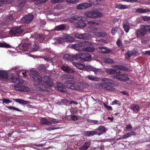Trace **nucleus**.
Segmentation results:
<instances>
[{
  "instance_id": "f257e3e1",
  "label": "nucleus",
  "mask_w": 150,
  "mask_h": 150,
  "mask_svg": "<svg viewBox=\"0 0 150 150\" xmlns=\"http://www.w3.org/2000/svg\"><path fill=\"white\" fill-rule=\"evenodd\" d=\"M30 76L33 78L35 90V91H43L46 88L50 87L53 85L52 79L47 76H44L43 79V84L41 76L34 70L30 71Z\"/></svg>"
},
{
  "instance_id": "f03ea898",
  "label": "nucleus",
  "mask_w": 150,
  "mask_h": 150,
  "mask_svg": "<svg viewBox=\"0 0 150 150\" xmlns=\"http://www.w3.org/2000/svg\"><path fill=\"white\" fill-rule=\"evenodd\" d=\"M18 71L19 69L17 67H15L7 71L0 70V79L6 81H11L13 83H21L23 82V80L20 78H17L13 74H8L12 72L16 73Z\"/></svg>"
},
{
  "instance_id": "7ed1b4c3",
  "label": "nucleus",
  "mask_w": 150,
  "mask_h": 150,
  "mask_svg": "<svg viewBox=\"0 0 150 150\" xmlns=\"http://www.w3.org/2000/svg\"><path fill=\"white\" fill-rule=\"evenodd\" d=\"M91 43L88 41H85L78 44H74L72 45V47L78 51H83L88 52H92L95 50L93 46H89L91 45Z\"/></svg>"
},
{
  "instance_id": "20e7f679",
  "label": "nucleus",
  "mask_w": 150,
  "mask_h": 150,
  "mask_svg": "<svg viewBox=\"0 0 150 150\" xmlns=\"http://www.w3.org/2000/svg\"><path fill=\"white\" fill-rule=\"evenodd\" d=\"M103 83H99L97 86L100 88L110 91H113L114 88L113 87V83L112 80L105 78L102 80Z\"/></svg>"
},
{
  "instance_id": "39448f33",
  "label": "nucleus",
  "mask_w": 150,
  "mask_h": 150,
  "mask_svg": "<svg viewBox=\"0 0 150 150\" xmlns=\"http://www.w3.org/2000/svg\"><path fill=\"white\" fill-rule=\"evenodd\" d=\"M84 15L86 17L91 18H100L103 16V14L100 12H95L93 11H88L85 12Z\"/></svg>"
},
{
  "instance_id": "423d86ee",
  "label": "nucleus",
  "mask_w": 150,
  "mask_h": 150,
  "mask_svg": "<svg viewBox=\"0 0 150 150\" xmlns=\"http://www.w3.org/2000/svg\"><path fill=\"white\" fill-rule=\"evenodd\" d=\"M74 41V38L69 35H64L62 37L59 38L58 40L61 44H63L65 42H73Z\"/></svg>"
},
{
  "instance_id": "0eeeda50",
  "label": "nucleus",
  "mask_w": 150,
  "mask_h": 150,
  "mask_svg": "<svg viewBox=\"0 0 150 150\" xmlns=\"http://www.w3.org/2000/svg\"><path fill=\"white\" fill-rule=\"evenodd\" d=\"M78 60L79 59L84 60L85 61H88L91 58V56L90 54L88 53H79L77 54Z\"/></svg>"
},
{
  "instance_id": "6e6552de",
  "label": "nucleus",
  "mask_w": 150,
  "mask_h": 150,
  "mask_svg": "<svg viewBox=\"0 0 150 150\" xmlns=\"http://www.w3.org/2000/svg\"><path fill=\"white\" fill-rule=\"evenodd\" d=\"M24 82L21 83H16L17 84L15 85L14 86V88L15 90L18 91H26L28 90V87H25L24 86H22L21 84Z\"/></svg>"
},
{
  "instance_id": "1a4fd4ad",
  "label": "nucleus",
  "mask_w": 150,
  "mask_h": 150,
  "mask_svg": "<svg viewBox=\"0 0 150 150\" xmlns=\"http://www.w3.org/2000/svg\"><path fill=\"white\" fill-rule=\"evenodd\" d=\"M79 55H77V54L74 55L67 54L64 56L63 58L67 61H74L78 60V56Z\"/></svg>"
},
{
  "instance_id": "9d476101",
  "label": "nucleus",
  "mask_w": 150,
  "mask_h": 150,
  "mask_svg": "<svg viewBox=\"0 0 150 150\" xmlns=\"http://www.w3.org/2000/svg\"><path fill=\"white\" fill-rule=\"evenodd\" d=\"M33 17L32 15H26L21 19V22L23 23H29L32 20Z\"/></svg>"
},
{
  "instance_id": "9b49d317",
  "label": "nucleus",
  "mask_w": 150,
  "mask_h": 150,
  "mask_svg": "<svg viewBox=\"0 0 150 150\" xmlns=\"http://www.w3.org/2000/svg\"><path fill=\"white\" fill-rule=\"evenodd\" d=\"M146 28L144 26H142L140 29L137 30L136 32L137 37L140 38L142 37L146 34Z\"/></svg>"
},
{
  "instance_id": "f8f14e48",
  "label": "nucleus",
  "mask_w": 150,
  "mask_h": 150,
  "mask_svg": "<svg viewBox=\"0 0 150 150\" xmlns=\"http://www.w3.org/2000/svg\"><path fill=\"white\" fill-rule=\"evenodd\" d=\"M116 78L120 81H128L129 79L128 76L127 74H118L116 76Z\"/></svg>"
},
{
  "instance_id": "ddd939ff",
  "label": "nucleus",
  "mask_w": 150,
  "mask_h": 150,
  "mask_svg": "<svg viewBox=\"0 0 150 150\" xmlns=\"http://www.w3.org/2000/svg\"><path fill=\"white\" fill-rule=\"evenodd\" d=\"M83 70L86 71H92L96 74H98L101 71L100 69H99L95 68L90 66L86 65L85 64H84Z\"/></svg>"
},
{
  "instance_id": "4468645a",
  "label": "nucleus",
  "mask_w": 150,
  "mask_h": 150,
  "mask_svg": "<svg viewBox=\"0 0 150 150\" xmlns=\"http://www.w3.org/2000/svg\"><path fill=\"white\" fill-rule=\"evenodd\" d=\"M75 36L77 38L80 39H87L90 38L91 35L88 33L80 34L79 33H76Z\"/></svg>"
},
{
  "instance_id": "2eb2a0df",
  "label": "nucleus",
  "mask_w": 150,
  "mask_h": 150,
  "mask_svg": "<svg viewBox=\"0 0 150 150\" xmlns=\"http://www.w3.org/2000/svg\"><path fill=\"white\" fill-rule=\"evenodd\" d=\"M91 4L87 3L79 4L77 6L76 8L78 9H83L91 6Z\"/></svg>"
},
{
  "instance_id": "dca6fc26",
  "label": "nucleus",
  "mask_w": 150,
  "mask_h": 150,
  "mask_svg": "<svg viewBox=\"0 0 150 150\" xmlns=\"http://www.w3.org/2000/svg\"><path fill=\"white\" fill-rule=\"evenodd\" d=\"M97 131L96 134L98 135H100L103 133L105 132L106 131L105 127L103 126H101L99 127L97 129H95Z\"/></svg>"
},
{
  "instance_id": "f3484780",
  "label": "nucleus",
  "mask_w": 150,
  "mask_h": 150,
  "mask_svg": "<svg viewBox=\"0 0 150 150\" xmlns=\"http://www.w3.org/2000/svg\"><path fill=\"white\" fill-rule=\"evenodd\" d=\"M62 69L63 71L69 73H71L74 72V69L68 65L63 66L62 67Z\"/></svg>"
},
{
  "instance_id": "a211bd4d",
  "label": "nucleus",
  "mask_w": 150,
  "mask_h": 150,
  "mask_svg": "<svg viewBox=\"0 0 150 150\" xmlns=\"http://www.w3.org/2000/svg\"><path fill=\"white\" fill-rule=\"evenodd\" d=\"M23 32V30L20 27L14 28L11 30V33L14 34L21 33Z\"/></svg>"
},
{
  "instance_id": "6ab92c4d",
  "label": "nucleus",
  "mask_w": 150,
  "mask_h": 150,
  "mask_svg": "<svg viewBox=\"0 0 150 150\" xmlns=\"http://www.w3.org/2000/svg\"><path fill=\"white\" fill-rule=\"evenodd\" d=\"M97 50L99 52L103 53H107L111 52V50L109 48L105 47H98Z\"/></svg>"
},
{
  "instance_id": "aec40b11",
  "label": "nucleus",
  "mask_w": 150,
  "mask_h": 150,
  "mask_svg": "<svg viewBox=\"0 0 150 150\" xmlns=\"http://www.w3.org/2000/svg\"><path fill=\"white\" fill-rule=\"evenodd\" d=\"M79 23L78 24L76 27L78 28H82L86 26V24L83 21H84V17H82V19H79Z\"/></svg>"
},
{
  "instance_id": "412c9836",
  "label": "nucleus",
  "mask_w": 150,
  "mask_h": 150,
  "mask_svg": "<svg viewBox=\"0 0 150 150\" xmlns=\"http://www.w3.org/2000/svg\"><path fill=\"white\" fill-rule=\"evenodd\" d=\"M79 19H82V17L79 16H76L71 17L69 19V21L71 23L76 22V21H78L80 20Z\"/></svg>"
},
{
  "instance_id": "4be33fe9",
  "label": "nucleus",
  "mask_w": 150,
  "mask_h": 150,
  "mask_svg": "<svg viewBox=\"0 0 150 150\" xmlns=\"http://www.w3.org/2000/svg\"><path fill=\"white\" fill-rule=\"evenodd\" d=\"M129 5H125L119 4H117L115 6V8L120 9H124L128 8H129Z\"/></svg>"
},
{
  "instance_id": "5701e85b",
  "label": "nucleus",
  "mask_w": 150,
  "mask_h": 150,
  "mask_svg": "<svg viewBox=\"0 0 150 150\" xmlns=\"http://www.w3.org/2000/svg\"><path fill=\"white\" fill-rule=\"evenodd\" d=\"M91 144V142H86L84 144L83 146L79 148V150H86L89 147Z\"/></svg>"
},
{
  "instance_id": "b1692460",
  "label": "nucleus",
  "mask_w": 150,
  "mask_h": 150,
  "mask_svg": "<svg viewBox=\"0 0 150 150\" xmlns=\"http://www.w3.org/2000/svg\"><path fill=\"white\" fill-rule=\"evenodd\" d=\"M97 133V131H95V129L93 131H85L84 132L83 134L87 136H93L95 134H96Z\"/></svg>"
},
{
  "instance_id": "393cba45",
  "label": "nucleus",
  "mask_w": 150,
  "mask_h": 150,
  "mask_svg": "<svg viewBox=\"0 0 150 150\" xmlns=\"http://www.w3.org/2000/svg\"><path fill=\"white\" fill-rule=\"evenodd\" d=\"M72 64L76 68L80 70H83L84 64L83 63H78L75 62H73Z\"/></svg>"
},
{
  "instance_id": "a878e982",
  "label": "nucleus",
  "mask_w": 150,
  "mask_h": 150,
  "mask_svg": "<svg viewBox=\"0 0 150 150\" xmlns=\"http://www.w3.org/2000/svg\"><path fill=\"white\" fill-rule=\"evenodd\" d=\"M57 89L62 92H65L66 90L65 88H64L63 85L60 83H58L57 85Z\"/></svg>"
},
{
  "instance_id": "bb28decb",
  "label": "nucleus",
  "mask_w": 150,
  "mask_h": 150,
  "mask_svg": "<svg viewBox=\"0 0 150 150\" xmlns=\"http://www.w3.org/2000/svg\"><path fill=\"white\" fill-rule=\"evenodd\" d=\"M13 100L17 103L22 104H26L30 103L28 101H25L20 99H14Z\"/></svg>"
},
{
  "instance_id": "cd10ccee",
  "label": "nucleus",
  "mask_w": 150,
  "mask_h": 150,
  "mask_svg": "<svg viewBox=\"0 0 150 150\" xmlns=\"http://www.w3.org/2000/svg\"><path fill=\"white\" fill-rule=\"evenodd\" d=\"M123 27L125 32L126 33H128L130 29V26L129 23L128 22H127L124 23L123 24Z\"/></svg>"
},
{
  "instance_id": "c85d7f7f",
  "label": "nucleus",
  "mask_w": 150,
  "mask_h": 150,
  "mask_svg": "<svg viewBox=\"0 0 150 150\" xmlns=\"http://www.w3.org/2000/svg\"><path fill=\"white\" fill-rule=\"evenodd\" d=\"M93 33L94 35L97 37H103L106 36L107 35V34L104 32H93Z\"/></svg>"
},
{
  "instance_id": "c756f323",
  "label": "nucleus",
  "mask_w": 150,
  "mask_h": 150,
  "mask_svg": "<svg viewBox=\"0 0 150 150\" xmlns=\"http://www.w3.org/2000/svg\"><path fill=\"white\" fill-rule=\"evenodd\" d=\"M136 12L138 13H145L148 12H150V9H143L138 8L136 10Z\"/></svg>"
},
{
  "instance_id": "7c9ffc66",
  "label": "nucleus",
  "mask_w": 150,
  "mask_h": 150,
  "mask_svg": "<svg viewBox=\"0 0 150 150\" xmlns=\"http://www.w3.org/2000/svg\"><path fill=\"white\" fill-rule=\"evenodd\" d=\"M74 86H71L70 87V89L77 90H79L80 89L81 84L80 83L74 82Z\"/></svg>"
},
{
  "instance_id": "2f4dec72",
  "label": "nucleus",
  "mask_w": 150,
  "mask_h": 150,
  "mask_svg": "<svg viewBox=\"0 0 150 150\" xmlns=\"http://www.w3.org/2000/svg\"><path fill=\"white\" fill-rule=\"evenodd\" d=\"M117 70L112 69H106L105 70V72L108 74H114L117 73H120L119 71H117Z\"/></svg>"
},
{
  "instance_id": "473e14b6",
  "label": "nucleus",
  "mask_w": 150,
  "mask_h": 150,
  "mask_svg": "<svg viewBox=\"0 0 150 150\" xmlns=\"http://www.w3.org/2000/svg\"><path fill=\"white\" fill-rule=\"evenodd\" d=\"M65 85L67 87L70 89V87L71 86H74V82L72 81L68 80L65 83Z\"/></svg>"
},
{
  "instance_id": "72a5a7b5",
  "label": "nucleus",
  "mask_w": 150,
  "mask_h": 150,
  "mask_svg": "<svg viewBox=\"0 0 150 150\" xmlns=\"http://www.w3.org/2000/svg\"><path fill=\"white\" fill-rule=\"evenodd\" d=\"M66 28V25L64 24H62L56 26L55 29L57 31L62 30H64Z\"/></svg>"
},
{
  "instance_id": "f704fd0d",
  "label": "nucleus",
  "mask_w": 150,
  "mask_h": 150,
  "mask_svg": "<svg viewBox=\"0 0 150 150\" xmlns=\"http://www.w3.org/2000/svg\"><path fill=\"white\" fill-rule=\"evenodd\" d=\"M131 108L134 112L137 113L139 109V106L137 104H133L131 105Z\"/></svg>"
},
{
  "instance_id": "c9c22d12",
  "label": "nucleus",
  "mask_w": 150,
  "mask_h": 150,
  "mask_svg": "<svg viewBox=\"0 0 150 150\" xmlns=\"http://www.w3.org/2000/svg\"><path fill=\"white\" fill-rule=\"evenodd\" d=\"M102 60L105 63H113L114 61L111 58H104L102 59Z\"/></svg>"
},
{
  "instance_id": "e433bc0d",
  "label": "nucleus",
  "mask_w": 150,
  "mask_h": 150,
  "mask_svg": "<svg viewBox=\"0 0 150 150\" xmlns=\"http://www.w3.org/2000/svg\"><path fill=\"white\" fill-rule=\"evenodd\" d=\"M40 124L41 125H46L49 126V121L45 118H41Z\"/></svg>"
},
{
  "instance_id": "4c0bfd02",
  "label": "nucleus",
  "mask_w": 150,
  "mask_h": 150,
  "mask_svg": "<svg viewBox=\"0 0 150 150\" xmlns=\"http://www.w3.org/2000/svg\"><path fill=\"white\" fill-rule=\"evenodd\" d=\"M59 121L54 118H51L49 120V125H50L53 124L59 123Z\"/></svg>"
},
{
  "instance_id": "58836bf2",
  "label": "nucleus",
  "mask_w": 150,
  "mask_h": 150,
  "mask_svg": "<svg viewBox=\"0 0 150 150\" xmlns=\"http://www.w3.org/2000/svg\"><path fill=\"white\" fill-rule=\"evenodd\" d=\"M87 78L90 80L91 81H99L100 79L92 75H89L87 76Z\"/></svg>"
},
{
  "instance_id": "ea45409f",
  "label": "nucleus",
  "mask_w": 150,
  "mask_h": 150,
  "mask_svg": "<svg viewBox=\"0 0 150 150\" xmlns=\"http://www.w3.org/2000/svg\"><path fill=\"white\" fill-rule=\"evenodd\" d=\"M0 47L6 48H10L11 45L5 42L0 43Z\"/></svg>"
},
{
  "instance_id": "a19ab883",
  "label": "nucleus",
  "mask_w": 150,
  "mask_h": 150,
  "mask_svg": "<svg viewBox=\"0 0 150 150\" xmlns=\"http://www.w3.org/2000/svg\"><path fill=\"white\" fill-rule=\"evenodd\" d=\"M25 1L24 0H20L18 1V6L20 8H21L24 5Z\"/></svg>"
},
{
  "instance_id": "79ce46f5",
  "label": "nucleus",
  "mask_w": 150,
  "mask_h": 150,
  "mask_svg": "<svg viewBox=\"0 0 150 150\" xmlns=\"http://www.w3.org/2000/svg\"><path fill=\"white\" fill-rule=\"evenodd\" d=\"M79 0H66L67 3L68 4H75L79 2Z\"/></svg>"
},
{
  "instance_id": "37998d69",
  "label": "nucleus",
  "mask_w": 150,
  "mask_h": 150,
  "mask_svg": "<svg viewBox=\"0 0 150 150\" xmlns=\"http://www.w3.org/2000/svg\"><path fill=\"white\" fill-rule=\"evenodd\" d=\"M30 44H25L23 45V49L24 51H27L29 49V47H30Z\"/></svg>"
},
{
  "instance_id": "c03bdc74",
  "label": "nucleus",
  "mask_w": 150,
  "mask_h": 150,
  "mask_svg": "<svg viewBox=\"0 0 150 150\" xmlns=\"http://www.w3.org/2000/svg\"><path fill=\"white\" fill-rule=\"evenodd\" d=\"M0 100L3 101L2 103L4 104V103H5L6 104H8L9 103H11L12 101L8 99H6L4 98L3 99H1Z\"/></svg>"
},
{
  "instance_id": "a18cd8bd",
  "label": "nucleus",
  "mask_w": 150,
  "mask_h": 150,
  "mask_svg": "<svg viewBox=\"0 0 150 150\" xmlns=\"http://www.w3.org/2000/svg\"><path fill=\"white\" fill-rule=\"evenodd\" d=\"M114 68L116 69H120V70L123 71H126L127 70V69L126 68L121 66H114Z\"/></svg>"
},
{
  "instance_id": "49530a36",
  "label": "nucleus",
  "mask_w": 150,
  "mask_h": 150,
  "mask_svg": "<svg viewBox=\"0 0 150 150\" xmlns=\"http://www.w3.org/2000/svg\"><path fill=\"white\" fill-rule=\"evenodd\" d=\"M6 107L7 108H8V109L10 110H12L18 111L21 112V110H20L18 108L15 107H12V106H7Z\"/></svg>"
},
{
  "instance_id": "de8ad7c7",
  "label": "nucleus",
  "mask_w": 150,
  "mask_h": 150,
  "mask_svg": "<svg viewBox=\"0 0 150 150\" xmlns=\"http://www.w3.org/2000/svg\"><path fill=\"white\" fill-rule=\"evenodd\" d=\"M119 28L117 27L113 28L111 30V33L112 35H115L118 31Z\"/></svg>"
},
{
  "instance_id": "09e8293b",
  "label": "nucleus",
  "mask_w": 150,
  "mask_h": 150,
  "mask_svg": "<svg viewBox=\"0 0 150 150\" xmlns=\"http://www.w3.org/2000/svg\"><path fill=\"white\" fill-rule=\"evenodd\" d=\"M70 117L71 119L74 121H76L78 120V117L76 115H70Z\"/></svg>"
},
{
  "instance_id": "8fccbe9b",
  "label": "nucleus",
  "mask_w": 150,
  "mask_h": 150,
  "mask_svg": "<svg viewBox=\"0 0 150 150\" xmlns=\"http://www.w3.org/2000/svg\"><path fill=\"white\" fill-rule=\"evenodd\" d=\"M39 48L38 46L36 45H34L31 48V50L34 51L35 52L37 51Z\"/></svg>"
},
{
  "instance_id": "3c124183",
  "label": "nucleus",
  "mask_w": 150,
  "mask_h": 150,
  "mask_svg": "<svg viewBox=\"0 0 150 150\" xmlns=\"http://www.w3.org/2000/svg\"><path fill=\"white\" fill-rule=\"evenodd\" d=\"M132 126L131 125H126L125 129H126V131H130L132 129Z\"/></svg>"
},
{
  "instance_id": "603ef678",
  "label": "nucleus",
  "mask_w": 150,
  "mask_h": 150,
  "mask_svg": "<svg viewBox=\"0 0 150 150\" xmlns=\"http://www.w3.org/2000/svg\"><path fill=\"white\" fill-rule=\"evenodd\" d=\"M59 128V127L55 128V127H53L52 126L51 127H48L47 128H46L45 129L46 130H47L48 131H51V130H55V129H58Z\"/></svg>"
},
{
  "instance_id": "864d4df0",
  "label": "nucleus",
  "mask_w": 150,
  "mask_h": 150,
  "mask_svg": "<svg viewBox=\"0 0 150 150\" xmlns=\"http://www.w3.org/2000/svg\"><path fill=\"white\" fill-rule=\"evenodd\" d=\"M132 52L129 51H127L126 53L125 54V58L127 59L129 58L132 54Z\"/></svg>"
},
{
  "instance_id": "5fc2aeb1",
  "label": "nucleus",
  "mask_w": 150,
  "mask_h": 150,
  "mask_svg": "<svg viewBox=\"0 0 150 150\" xmlns=\"http://www.w3.org/2000/svg\"><path fill=\"white\" fill-rule=\"evenodd\" d=\"M46 37L44 35H39V39L41 42H42L45 39V38Z\"/></svg>"
},
{
  "instance_id": "6e6d98bb",
  "label": "nucleus",
  "mask_w": 150,
  "mask_h": 150,
  "mask_svg": "<svg viewBox=\"0 0 150 150\" xmlns=\"http://www.w3.org/2000/svg\"><path fill=\"white\" fill-rule=\"evenodd\" d=\"M117 44L118 47L121 48L123 46L122 44V42L120 41V40H118L117 41Z\"/></svg>"
},
{
  "instance_id": "4d7b16f0",
  "label": "nucleus",
  "mask_w": 150,
  "mask_h": 150,
  "mask_svg": "<svg viewBox=\"0 0 150 150\" xmlns=\"http://www.w3.org/2000/svg\"><path fill=\"white\" fill-rule=\"evenodd\" d=\"M45 67L43 64L39 66V69L43 71L45 70Z\"/></svg>"
},
{
  "instance_id": "13d9d810",
  "label": "nucleus",
  "mask_w": 150,
  "mask_h": 150,
  "mask_svg": "<svg viewBox=\"0 0 150 150\" xmlns=\"http://www.w3.org/2000/svg\"><path fill=\"white\" fill-rule=\"evenodd\" d=\"M104 106L108 110H112V108L111 106H108L107 105V104L105 103H103Z\"/></svg>"
},
{
  "instance_id": "bf43d9fd",
  "label": "nucleus",
  "mask_w": 150,
  "mask_h": 150,
  "mask_svg": "<svg viewBox=\"0 0 150 150\" xmlns=\"http://www.w3.org/2000/svg\"><path fill=\"white\" fill-rule=\"evenodd\" d=\"M130 136H131L130 135V134L129 132H128L123 136L122 137V139H126V138L129 137Z\"/></svg>"
},
{
  "instance_id": "052dcab7",
  "label": "nucleus",
  "mask_w": 150,
  "mask_h": 150,
  "mask_svg": "<svg viewBox=\"0 0 150 150\" xmlns=\"http://www.w3.org/2000/svg\"><path fill=\"white\" fill-rule=\"evenodd\" d=\"M123 1H125L127 2L133 3L138 2L137 0H121Z\"/></svg>"
},
{
  "instance_id": "680f3d73",
  "label": "nucleus",
  "mask_w": 150,
  "mask_h": 150,
  "mask_svg": "<svg viewBox=\"0 0 150 150\" xmlns=\"http://www.w3.org/2000/svg\"><path fill=\"white\" fill-rule=\"evenodd\" d=\"M63 103H65V104L66 103H68L70 104H73V101H69L66 99H64L63 100Z\"/></svg>"
},
{
  "instance_id": "e2e57ef3",
  "label": "nucleus",
  "mask_w": 150,
  "mask_h": 150,
  "mask_svg": "<svg viewBox=\"0 0 150 150\" xmlns=\"http://www.w3.org/2000/svg\"><path fill=\"white\" fill-rule=\"evenodd\" d=\"M142 19L144 21H148L150 20V17L144 16L142 17Z\"/></svg>"
},
{
  "instance_id": "0e129e2a",
  "label": "nucleus",
  "mask_w": 150,
  "mask_h": 150,
  "mask_svg": "<svg viewBox=\"0 0 150 150\" xmlns=\"http://www.w3.org/2000/svg\"><path fill=\"white\" fill-rule=\"evenodd\" d=\"M88 2L90 3V4H97V2L96 0H89Z\"/></svg>"
},
{
  "instance_id": "69168bd1",
  "label": "nucleus",
  "mask_w": 150,
  "mask_h": 150,
  "mask_svg": "<svg viewBox=\"0 0 150 150\" xmlns=\"http://www.w3.org/2000/svg\"><path fill=\"white\" fill-rule=\"evenodd\" d=\"M28 72V70H25L22 72V74L23 75V76L24 78H26V74Z\"/></svg>"
},
{
  "instance_id": "338daca9",
  "label": "nucleus",
  "mask_w": 150,
  "mask_h": 150,
  "mask_svg": "<svg viewBox=\"0 0 150 150\" xmlns=\"http://www.w3.org/2000/svg\"><path fill=\"white\" fill-rule=\"evenodd\" d=\"M144 28H146V31L147 30L149 33H150V25H145Z\"/></svg>"
},
{
  "instance_id": "774afa93",
  "label": "nucleus",
  "mask_w": 150,
  "mask_h": 150,
  "mask_svg": "<svg viewBox=\"0 0 150 150\" xmlns=\"http://www.w3.org/2000/svg\"><path fill=\"white\" fill-rule=\"evenodd\" d=\"M142 53L144 54H147L150 56V50L146 51L145 52H142Z\"/></svg>"
}]
</instances>
